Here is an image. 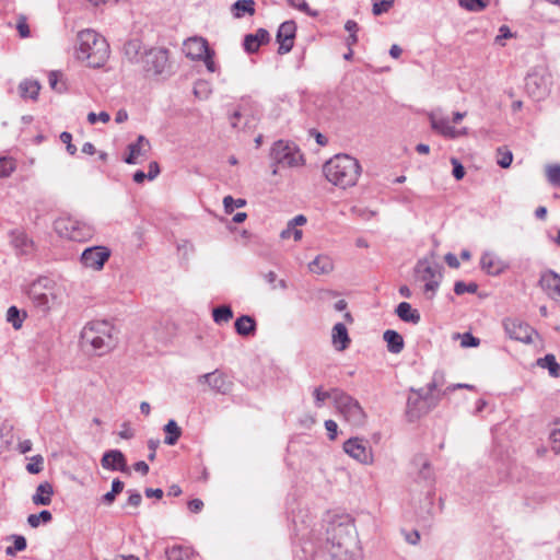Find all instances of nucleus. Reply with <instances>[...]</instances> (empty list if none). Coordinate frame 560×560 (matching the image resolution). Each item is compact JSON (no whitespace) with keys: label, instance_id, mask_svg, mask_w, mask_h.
Wrapping results in <instances>:
<instances>
[{"label":"nucleus","instance_id":"f257e3e1","mask_svg":"<svg viewBox=\"0 0 560 560\" xmlns=\"http://www.w3.org/2000/svg\"><path fill=\"white\" fill-rule=\"evenodd\" d=\"M357 545L355 527L350 516L332 520L327 527V539L323 550L326 560H351L352 549Z\"/></svg>","mask_w":560,"mask_h":560},{"label":"nucleus","instance_id":"f03ea898","mask_svg":"<svg viewBox=\"0 0 560 560\" xmlns=\"http://www.w3.org/2000/svg\"><path fill=\"white\" fill-rule=\"evenodd\" d=\"M329 183L342 189L357 185L362 173L359 161L349 154H336L323 167Z\"/></svg>","mask_w":560,"mask_h":560},{"label":"nucleus","instance_id":"7ed1b4c3","mask_svg":"<svg viewBox=\"0 0 560 560\" xmlns=\"http://www.w3.org/2000/svg\"><path fill=\"white\" fill-rule=\"evenodd\" d=\"M77 58L91 68L103 67L109 58V45L105 37L93 30H84L78 34Z\"/></svg>","mask_w":560,"mask_h":560},{"label":"nucleus","instance_id":"20e7f679","mask_svg":"<svg viewBox=\"0 0 560 560\" xmlns=\"http://www.w3.org/2000/svg\"><path fill=\"white\" fill-rule=\"evenodd\" d=\"M26 294L34 307L44 314L59 306L62 300V289L48 277H39L33 281Z\"/></svg>","mask_w":560,"mask_h":560},{"label":"nucleus","instance_id":"39448f33","mask_svg":"<svg viewBox=\"0 0 560 560\" xmlns=\"http://www.w3.org/2000/svg\"><path fill=\"white\" fill-rule=\"evenodd\" d=\"M81 345L91 348L97 354H104L116 345L114 327L106 320H94L84 326L81 331Z\"/></svg>","mask_w":560,"mask_h":560},{"label":"nucleus","instance_id":"423d86ee","mask_svg":"<svg viewBox=\"0 0 560 560\" xmlns=\"http://www.w3.org/2000/svg\"><path fill=\"white\" fill-rule=\"evenodd\" d=\"M335 407L343 419L353 427H363L366 413L361 404L346 392L335 393Z\"/></svg>","mask_w":560,"mask_h":560},{"label":"nucleus","instance_id":"0eeeda50","mask_svg":"<svg viewBox=\"0 0 560 560\" xmlns=\"http://www.w3.org/2000/svg\"><path fill=\"white\" fill-rule=\"evenodd\" d=\"M56 232L74 242H85L93 236L94 230L85 222L73 218H60L55 222Z\"/></svg>","mask_w":560,"mask_h":560},{"label":"nucleus","instance_id":"6e6552de","mask_svg":"<svg viewBox=\"0 0 560 560\" xmlns=\"http://www.w3.org/2000/svg\"><path fill=\"white\" fill-rule=\"evenodd\" d=\"M442 267L428 259L419 260L415 267L416 279L424 283V292L432 298L440 285Z\"/></svg>","mask_w":560,"mask_h":560},{"label":"nucleus","instance_id":"1a4fd4ad","mask_svg":"<svg viewBox=\"0 0 560 560\" xmlns=\"http://www.w3.org/2000/svg\"><path fill=\"white\" fill-rule=\"evenodd\" d=\"M270 156L275 164L281 166H298L302 162V154L295 144L283 140L273 143Z\"/></svg>","mask_w":560,"mask_h":560},{"label":"nucleus","instance_id":"9d476101","mask_svg":"<svg viewBox=\"0 0 560 560\" xmlns=\"http://www.w3.org/2000/svg\"><path fill=\"white\" fill-rule=\"evenodd\" d=\"M168 62V51L164 48H150L140 56V63L147 73L161 74Z\"/></svg>","mask_w":560,"mask_h":560},{"label":"nucleus","instance_id":"9b49d317","mask_svg":"<svg viewBox=\"0 0 560 560\" xmlns=\"http://www.w3.org/2000/svg\"><path fill=\"white\" fill-rule=\"evenodd\" d=\"M429 119L431 128L445 138L455 139L467 135V128L456 129L451 125L450 118L443 115L441 109L431 112Z\"/></svg>","mask_w":560,"mask_h":560},{"label":"nucleus","instance_id":"f8f14e48","mask_svg":"<svg viewBox=\"0 0 560 560\" xmlns=\"http://www.w3.org/2000/svg\"><path fill=\"white\" fill-rule=\"evenodd\" d=\"M197 382L207 384L212 392L221 395H228L233 388V382L219 370L198 376Z\"/></svg>","mask_w":560,"mask_h":560},{"label":"nucleus","instance_id":"ddd939ff","mask_svg":"<svg viewBox=\"0 0 560 560\" xmlns=\"http://www.w3.org/2000/svg\"><path fill=\"white\" fill-rule=\"evenodd\" d=\"M110 257V250L106 246L88 247L81 254V264L85 268L101 270Z\"/></svg>","mask_w":560,"mask_h":560},{"label":"nucleus","instance_id":"4468645a","mask_svg":"<svg viewBox=\"0 0 560 560\" xmlns=\"http://www.w3.org/2000/svg\"><path fill=\"white\" fill-rule=\"evenodd\" d=\"M550 75L533 72L526 78V91L535 100L539 101L549 93Z\"/></svg>","mask_w":560,"mask_h":560},{"label":"nucleus","instance_id":"2eb2a0df","mask_svg":"<svg viewBox=\"0 0 560 560\" xmlns=\"http://www.w3.org/2000/svg\"><path fill=\"white\" fill-rule=\"evenodd\" d=\"M296 24L294 21L283 22L277 32V42L279 43L278 54L285 55L291 51L294 44Z\"/></svg>","mask_w":560,"mask_h":560},{"label":"nucleus","instance_id":"dca6fc26","mask_svg":"<svg viewBox=\"0 0 560 560\" xmlns=\"http://www.w3.org/2000/svg\"><path fill=\"white\" fill-rule=\"evenodd\" d=\"M538 285L553 301L560 303V275L551 269L540 273Z\"/></svg>","mask_w":560,"mask_h":560},{"label":"nucleus","instance_id":"f3484780","mask_svg":"<svg viewBox=\"0 0 560 560\" xmlns=\"http://www.w3.org/2000/svg\"><path fill=\"white\" fill-rule=\"evenodd\" d=\"M503 325L510 338L524 343H530L533 341L535 330L528 324L517 319H505Z\"/></svg>","mask_w":560,"mask_h":560},{"label":"nucleus","instance_id":"a211bd4d","mask_svg":"<svg viewBox=\"0 0 560 560\" xmlns=\"http://www.w3.org/2000/svg\"><path fill=\"white\" fill-rule=\"evenodd\" d=\"M151 149L149 140L139 136L136 142L128 144V155L124 159L127 164H138L141 158H147Z\"/></svg>","mask_w":560,"mask_h":560},{"label":"nucleus","instance_id":"6ab92c4d","mask_svg":"<svg viewBox=\"0 0 560 560\" xmlns=\"http://www.w3.org/2000/svg\"><path fill=\"white\" fill-rule=\"evenodd\" d=\"M183 50L191 60H199L209 52L208 42L202 37H190L184 42Z\"/></svg>","mask_w":560,"mask_h":560},{"label":"nucleus","instance_id":"aec40b11","mask_svg":"<svg viewBox=\"0 0 560 560\" xmlns=\"http://www.w3.org/2000/svg\"><path fill=\"white\" fill-rule=\"evenodd\" d=\"M10 243L18 255H30L34 250V242L22 230L10 232Z\"/></svg>","mask_w":560,"mask_h":560},{"label":"nucleus","instance_id":"412c9836","mask_svg":"<svg viewBox=\"0 0 560 560\" xmlns=\"http://www.w3.org/2000/svg\"><path fill=\"white\" fill-rule=\"evenodd\" d=\"M482 270L488 275L498 276L506 268L505 262L500 259L495 254L486 252L482 254L480 259Z\"/></svg>","mask_w":560,"mask_h":560},{"label":"nucleus","instance_id":"4be33fe9","mask_svg":"<svg viewBox=\"0 0 560 560\" xmlns=\"http://www.w3.org/2000/svg\"><path fill=\"white\" fill-rule=\"evenodd\" d=\"M270 35L267 30L259 28L255 34H247L244 38V49L248 54H254L258 51L259 47L262 44H266L269 42Z\"/></svg>","mask_w":560,"mask_h":560},{"label":"nucleus","instance_id":"5701e85b","mask_svg":"<svg viewBox=\"0 0 560 560\" xmlns=\"http://www.w3.org/2000/svg\"><path fill=\"white\" fill-rule=\"evenodd\" d=\"M343 451L348 455L372 454L370 442L362 438H350L343 443Z\"/></svg>","mask_w":560,"mask_h":560},{"label":"nucleus","instance_id":"b1692460","mask_svg":"<svg viewBox=\"0 0 560 560\" xmlns=\"http://www.w3.org/2000/svg\"><path fill=\"white\" fill-rule=\"evenodd\" d=\"M410 392L416 394L421 399V401L424 404V407H428V412L435 408L441 401L442 396L445 395L444 390L435 393L430 392L428 387L419 389L411 388Z\"/></svg>","mask_w":560,"mask_h":560},{"label":"nucleus","instance_id":"393cba45","mask_svg":"<svg viewBox=\"0 0 560 560\" xmlns=\"http://www.w3.org/2000/svg\"><path fill=\"white\" fill-rule=\"evenodd\" d=\"M332 345L335 346L336 350L343 351L349 347L350 338L348 335L347 327L342 323H337L332 327Z\"/></svg>","mask_w":560,"mask_h":560},{"label":"nucleus","instance_id":"a878e982","mask_svg":"<svg viewBox=\"0 0 560 560\" xmlns=\"http://www.w3.org/2000/svg\"><path fill=\"white\" fill-rule=\"evenodd\" d=\"M308 269L316 275H326L332 271L334 262L329 256L318 255L308 264Z\"/></svg>","mask_w":560,"mask_h":560},{"label":"nucleus","instance_id":"bb28decb","mask_svg":"<svg viewBox=\"0 0 560 560\" xmlns=\"http://www.w3.org/2000/svg\"><path fill=\"white\" fill-rule=\"evenodd\" d=\"M383 339L387 345V350L390 353L398 354L402 351L405 342L404 338L396 330L387 329L383 334Z\"/></svg>","mask_w":560,"mask_h":560},{"label":"nucleus","instance_id":"cd10ccee","mask_svg":"<svg viewBox=\"0 0 560 560\" xmlns=\"http://www.w3.org/2000/svg\"><path fill=\"white\" fill-rule=\"evenodd\" d=\"M52 494V486L47 481L42 482L37 486L36 492L32 497V501L36 505H49L51 503Z\"/></svg>","mask_w":560,"mask_h":560},{"label":"nucleus","instance_id":"c85d7f7f","mask_svg":"<svg viewBox=\"0 0 560 560\" xmlns=\"http://www.w3.org/2000/svg\"><path fill=\"white\" fill-rule=\"evenodd\" d=\"M397 316L406 323L418 324L421 319L420 313L412 308L408 302H401L396 307Z\"/></svg>","mask_w":560,"mask_h":560},{"label":"nucleus","instance_id":"c756f323","mask_svg":"<svg viewBox=\"0 0 560 560\" xmlns=\"http://www.w3.org/2000/svg\"><path fill=\"white\" fill-rule=\"evenodd\" d=\"M40 84L35 80H24L19 84L20 96L24 100L36 101L39 94Z\"/></svg>","mask_w":560,"mask_h":560},{"label":"nucleus","instance_id":"7c9ffc66","mask_svg":"<svg viewBox=\"0 0 560 560\" xmlns=\"http://www.w3.org/2000/svg\"><path fill=\"white\" fill-rule=\"evenodd\" d=\"M255 1L254 0H237L231 5V13L235 19H242L246 14H255Z\"/></svg>","mask_w":560,"mask_h":560},{"label":"nucleus","instance_id":"2f4dec72","mask_svg":"<svg viewBox=\"0 0 560 560\" xmlns=\"http://www.w3.org/2000/svg\"><path fill=\"white\" fill-rule=\"evenodd\" d=\"M406 412L411 420L418 419L428 413V407H424V404L417 395L416 397L409 396L407 399Z\"/></svg>","mask_w":560,"mask_h":560},{"label":"nucleus","instance_id":"473e14b6","mask_svg":"<svg viewBox=\"0 0 560 560\" xmlns=\"http://www.w3.org/2000/svg\"><path fill=\"white\" fill-rule=\"evenodd\" d=\"M412 465L418 469V477L420 479L430 483L432 482L434 474L427 457H416Z\"/></svg>","mask_w":560,"mask_h":560},{"label":"nucleus","instance_id":"72a5a7b5","mask_svg":"<svg viewBox=\"0 0 560 560\" xmlns=\"http://www.w3.org/2000/svg\"><path fill=\"white\" fill-rule=\"evenodd\" d=\"M235 330L241 336H250L256 330V322L252 316L242 315L235 320Z\"/></svg>","mask_w":560,"mask_h":560},{"label":"nucleus","instance_id":"f704fd0d","mask_svg":"<svg viewBox=\"0 0 560 560\" xmlns=\"http://www.w3.org/2000/svg\"><path fill=\"white\" fill-rule=\"evenodd\" d=\"M537 365L542 369H547L552 377H558L560 375V365L556 361V357L553 354L549 353L544 358H539L537 360Z\"/></svg>","mask_w":560,"mask_h":560},{"label":"nucleus","instance_id":"c9c22d12","mask_svg":"<svg viewBox=\"0 0 560 560\" xmlns=\"http://www.w3.org/2000/svg\"><path fill=\"white\" fill-rule=\"evenodd\" d=\"M341 392L339 388H332L331 390H323L322 386L315 387L313 390L314 402L317 408H322L327 399H332L335 402V393Z\"/></svg>","mask_w":560,"mask_h":560},{"label":"nucleus","instance_id":"e433bc0d","mask_svg":"<svg viewBox=\"0 0 560 560\" xmlns=\"http://www.w3.org/2000/svg\"><path fill=\"white\" fill-rule=\"evenodd\" d=\"M165 438L164 443L174 445L182 435V429L175 420H170L164 427Z\"/></svg>","mask_w":560,"mask_h":560},{"label":"nucleus","instance_id":"4c0bfd02","mask_svg":"<svg viewBox=\"0 0 560 560\" xmlns=\"http://www.w3.org/2000/svg\"><path fill=\"white\" fill-rule=\"evenodd\" d=\"M101 463L103 468L108 470H119L122 472L128 470L126 457H102Z\"/></svg>","mask_w":560,"mask_h":560},{"label":"nucleus","instance_id":"58836bf2","mask_svg":"<svg viewBox=\"0 0 560 560\" xmlns=\"http://www.w3.org/2000/svg\"><path fill=\"white\" fill-rule=\"evenodd\" d=\"M212 317L214 323L221 325L223 323H229L233 317L232 308L228 305H221L212 311Z\"/></svg>","mask_w":560,"mask_h":560},{"label":"nucleus","instance_id":"ea45409f","mask_svg":"<svg viewBox=\"0 0 560 560\" xmlns=\"http://www.w3.org/2000/svg\"><path fill=\"white\" fill-rule=\"evenodd\" d=\"M124 51H125L126 57L130 61L140 63V57H139L140 42L139 40L135 39V40H129L128 43H126L124 46Z\"/></svg>","mask_w":560,"mask_h":560},{"label":"nucleus","instance_id":"a19ab883","mask_svg":"<svg viewBox=\"0 0 560 560\" xmlns=\"http://www.w3.org/2000/svg\"><path fill=\"white\" fill-rule=\"evenodd\" d=\"M52 520V515L48 510H43L38 514H30L27 523L31 527L36 528L40 523H49Z\"/></svg>","mask_w":560,"mask_h":560},{"label":"nucleus","instance_id":"79ce46f5","mask_svg":"<svg viewBox=\"0 0 560 560\" xmlns=\"http://www.w3.org/2000/svg\"><path fill=\"white\" fill-rule=\"evenodd\" d=\"M458 3L468 11L480 12L488 7L489 0H458Z\"/></svg>","mask_w":560,"mask_h":560},{"label":"nucleus","instance_id":"37998d69","mask_svg":"<svg viewBox=\"0 0 560 560\" xmlns=\"http://www.w3.org/2000/svg\"><path fill=\"white\" fill-rule=\"evenodd\" d=\"M190 551L180 546H174L166 550L167 560H189Z\"/></svg>","mask_w":560,"mask_h":560},{"label":"nucleus","instance_id":"c03bdc74","mask_svg":"<svg viewBox=\"0 0 560 560\" xmlns=\"http://www.w3.org/2000/svg\"><path fill=\"white\" fill-rule=\"evenodd\" d=\"M25 318V314L21 316L20 311L16 306H10L7 312V320L12 324L14 329H20L22 327L23 320Z\"/></svg>","mask_w":560,"mask_h":560},{"label":"nucleus","instance_id":"a18cd8bd","mask_svg":"<svg viewBox=\"0 0 560 560\" xmlns=\"http://www.w3.org/2000/svg\"><path fill=\"white\" fill-rule=\"evenodd\" d=\"M546 175L548 182L555 186H560V164H550L546 166Z\"/></svg>","mask_w":560,"mask_h":560},{"label":"nucleus","instance_id":"49530a36","mask_svg":"<svg viewBox=\"0 0 560 560\" xmlns=\"http://www.w3.org/2000/svg\"><path fill=\"white\" fill-rule=\"evenodd\" d=\"M124 489V482L119 479H114L112 483V490L103 495V501L106 504H112L115 497L120 493Z\"/></svg>","mask_w":560,"mask_h":560},{"label":"nucleus","instance_id":"de8ad7c7","mask_svg":"<svg viewBox=\"0 0 560 560\" xmlns=\"http://www.w3.org/2000/svg\"><path fill=\"white\" fill-rule=\"evenodd\" d=\"M445 384V374L443 371H435L432 375L431 381L428 383V389L430 392H440L439 388Z\"/></svg>","mask_w":560,"mask_h":560},{"label":"nucleus","instance_id":"09e8293b","mask_svg":"<svg viewBox=\"0 0 560 560\" xmlns=\"http://www.w3.org/2000/svg\"><path fill=\"white\" fill-rule=\"evenodd\" d=\"M478 290V285L475 282L465 283L463 281L455 282L454 292L457 295H462L464 293H476Z\"/></svg>","mask_w":560,"mask_h":560},{"label":"nucleus","instance_id":"8fccbe9b","mask_svg":"<svg viewBox=\"0 0 560 560\" xmlns=\"http://www.w3.org/2000/svg\"><path fill=\"white\" fill-rule=\"evenodd\" d=\"M246 201L244 199H234L232 196H226L223 199V206L226 213H232L235 208L244 207Z\"/></svg>","mask_w":560,"mask_h":560},{"label":"nucleus","instance_id":"3c124183","mask_svg":"<svg viewBox=\"0 0 560 560\" xmlns=\"http://www.w3.org/2000/svg\"><path fill=\"white\" fill-rule=\"evenodd\" d=\"M15 170V163L12 159L0 158V177H8Z\"/></svg>","mask_w":560,"mask_h":560},{"label":"nucleus","instance_id":"603ef678","mask_svg":"<svg viewBox=\"0 0 560 560\" xmlns=\"http://www.w3.org/2000/svg\"><path fill=\"white\" fill-rule=\"evenodd\" d=\"M12 430H13V427L8 421L3 422L0 425V439H1L2 443L7 444V445L11 444L12 439H13Z\"/></svg>","mask_w":560,"mask_h":560},{"label":"nucleus","instance_id":"864d4df0","mask_svg":"<svg viewBox=\"0 0 560 560\" xmlns=\"http://www.w3.org/2000/svg\"><path fill=\"white\" fill-rule=\"evenodd\" d=\"M287 2H288L291 7H293V8L298 9V10H300V11L304 12V13H306V14H307V15H310V16H317V12H316V11H313V10L308 7V4H307V2H306L305 0H287Z\"/></svg>","mask_w":560,"mask_h":560},{"label":"nucleus","instance_id":"5fc2aeb1","mask_svg":"<svg viewBox=\"0 0 560 560\" xmlns=\"http://www.w3.org/2000/svg\"><path fill=\"white\" fill-rule=\"evenodd\" d=\"M302 231L296 228H292L290 222H288L287 228L282 230L280 233V237L282 240H288L291 236H293L295 241H300L302 238Z\"/></svg>","mask_w":560,"mask_h":560},{"label":"nucleus","instance_id":"6e6d98bb","mask_svg":"<svg viewBox=\"0 0 560 560\" xmlns=\"http://www.w3.org/2000/svg\"><path fill=\"white\" fill-rule=\"evenodd\" d=\"M394 4V0H380L373 3V14L381 15L387 12Z\"/></svg>","mask_w":560,"mask_h":560},{"label":"nucleus","instance_id":"4d7b16f0","mask_svg":"<svg viewBox=\"0 0 560 560\" xmlns=\"http://www.w3.org/2000/svg\"><path fill=\"white\" fill-rule=\"evenodd\" d=\"M498 155H499V159H498L497 163L502 168H508L513 161L512 152L509 150L503 151L502 149H498Z\"/></svg>","mask_w":560,"mask_h":560},{"label":"nucleus","instance_id":"13d9d810","mask_svg":"<svg viewBox=\"0 0 560 560\" xmlns=\"http://www.w3.org/2000/svg\"><path fill=\"white\" fill-rule=\"evenodd\" d=\"M110 120V116L107 112H101L98 114L96 113H89L88 115V121L91 124V125H94L96 124L97 121H101L103 124H106Z\"/></svg>","mask_w":560,"mask_h":560},{"label":"nucleus","instance_id":"bf43d9fd","mask_svg":"<svg viewBox=\"0 0 560 560\" xmlns=\"http://www.w3.org/2000/svg\"><path fill=\"white\" fill-rule=\"evenodd\" d=\"M515 35L511 32L510 27L508 25H502L499 28V34L495 36V44H499L501 46H504L503 39L512 38Z\"/></svg>","mask_w":560,"mask_h":560},{"label":"nucleus","instance_id":"052dcab7","mask_svg":"<svg viewBox=\"0 0 560 560\" xmlns=\"http://www.w3.org/2000/svg\"><path fill=\"white\" fill-rule=\"evenodd\" d=\"M60 140L62 143L66 144L67 152L70 155H74L77 152V147L74 144H72V135L68 131H63L60 135Z\"/></svg>","mask_w":560,"mask_h":560},{"label":"nucleus","instance_id":"680f3d73","mask_svg":"<svg viewBox=\"0 0 560 560\" xmlns=\"http://www.w3.org/2000/svg\"><path fill=\"white\" fill-rule=\"evenodd\" d=\"M34 460L26 465V470L30 474H39L44 469V458L43 457H32Z\"/></svg>","mask_w":560,"mask_h":560},{"label":"nucleus","instance_id":"e2e57ef3","mask_svg":"<svg viewBox=\"0 0 560 560\" xmlns=\"http://www.w3.org/2000/svg\"><path fill=\"white\" fill-rule=\"evenodd\" d=\"M451 163L453 165V176L455 177V179H463L465 176V168L463 164L456 158H452Z\"/></svg>","mask_w":560,"mask_h":560},{"label":"nucleus","instance_id":"0e129e2a","mask_svg":"<svg viewBox=\"0 0 560 560\" xmlns=\"http://www.w3.org/2000/svg\"><path fill=\"white\" fill-rule=\"evenodd\" d=\"M49 85L52 90H56L58 92H62L63 86H59V74L56 71H51L48 75Z\"/></svg>","mask_w":560,"mask_h":560},{"label":"nucleus","instance_id":"69168bd1","mask_svg":"<svg viewBox=\"0 0 560 560\" xmlns=\"http://www.w3.org/2000/svg\"><path fill=\"white\" fill-rule=\"evenodd\" d=\"M325 429L327 430L330 440H334L337 435L338 424L336 421L329 419L325 421Z\"/></svg>","mask_w":560,"mask_h":560},{"label":"nucleus","instance_id":"338daca9","mask_svg":"<svg viewBox=\"0 0 560 560\" xmlns=\"http://www.w3.org/2000/svg\"><path fill=\"white\" fill-rule=\"evenodd\" d=\"M479 345V339L474 337L471 334L467 332L463 336L462 346L463 347H476Z\"/></svg>","mask_w":560,"mask_h":560},{"label":"nucleus","instance_id":"774afa93","mask_svg":"<svg viewBox=\"0 0 560 560\" xmlns=\"http://www.w3.org/2000/svg\"><path fill=\"white\" fill-rule=\"evenodd\" d=\"M133 434V430L128 422H124L118 431V435L122 439H131Z\"/></svg>","mask_w":560,"mask_h":560}]
</instances>
